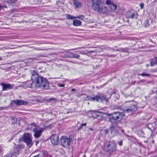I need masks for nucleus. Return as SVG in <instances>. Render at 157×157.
Returning a JSON list of instances; mask_svg holds the SVG:
<instances>
[{
    "label": "nucleus",
    "mask_w": 157,
    "mask_h": 157,
    "mask_svg": "<svg viewBox=\"0 0 157 157\" xmlns=\"http://www.w3.org/2000/svg\"><path fill=\"white\" fill-rule=\"evenodd\" d=\"M116 108L117 109H120L123 111H126L127 113H130L132 111H135L137 109L136 106L134 105H132L129 109L125 108L124 105L116 106Z\"/></svg>",
    "instance_id": "nucleus-7"
},
{
    "label": "nucleus",
    "mask_w": 157,
    "mask_h": 157,
    "mask_svg": "<svg viewBox=\"0 0 157 157\" xmlns=\"http://www.w3.org/2000/svg\"><path fill=\"white\" fill-rule=\"evenodd\" d=\"M156 94H157V90H156Z\"/></svg>",
    "instance_id": "nucleus-51"
},
{
    "label": "nucleus",
    "mask_w": 157,
    "mask_h": 157,
    "mask_svg": "<svg viewBox=\"0 0 157 157\" xmlns=\"http://www.w3.org/2000/svg\"><path fill=\"white\" fill-rule=\"evenodd\" d=\"M71 53L68 55V57L71 58Z\"/></svg>",
    "instance_id": "nucleus-44"
},
{
    "label": "nucleus",
    "mask_w": 157,
    "mask_h": 157,
    "mask_svg": "<svg viewBox=\"0 0 157 157\" xmlns=\"http://www.w3.org/2000/svg\"><path fill=\"white\" fill-rule=\"evenodd\" d=\"M75 49H72V50H75Z\"/></svg>",
    "instance_id": "nucleus-53"
},
{
    "label": "nucleus",
    "mask_w": 157,
    "mask_h": 157,
    "mask_svg": "<svg viewBox=\"0 0 157 157\" xmlns=\"http://www.w3.org/2000/svg\"><path fill=\"white\" fill-rule=\"evenodd\" d=\"M91 2L92 7L95 11L105 14L108 13L107 7L103 6L104 3L101 0H91Z\"/></svg>",
    "instance_id": "nucleus-2"
},
{
    "label": "nucleus",
    "mask_w": 157,
    "mask_h": 157,
    "mask_svg": "<svg viewBox=\"0 0 157 157\" xmlns=\"http://www.w3.org/2000/svg\"><path fill=\"white\" fill-rule=\"evenodd\" d=\"M90 129L91 130H92V129H91V128H90Z\"/></svg>",
    "instance_id": "nucleus-50"
},
{
    "label": "nucleus",
    "mask_w": 157,
    "mask_h": 157,
    "mask_svg": "<svg viewBox=\"0 0 157 157\" xmlns=\"http://www.w3.org/2000/svg\"><path fill=\"white\" fill-rule=\"evenodd\" d=\"M39 128V127L37 126L34 123H33L29 125L27 129L30 130H32L33 132L36 129Z\"/></svg>",
    "instance_id": "nucleus-15"
},
{
    "label": "nucleus",
    "mask_w": 157,
    "mask_h": 157,
    "mask_svg": "<svg viewBox=\"0 0 157 157\" xmlns=\"http://www.w3.org/2000/svg\"><path fill=\"white\" fill-rule=\"evenodd\" d=\"M73 4L76 7H80L82 6V3L77 0H73Z\"/></svg>",
    "instance_id": "nucleus-16"
},
{
    "label": "nucleus",
    "mask_w": 157,
    "mask_h": 157,
    "mask_svg": "<svg viewBox=\"0 0 157 157\" xmlns=\"http://www.w3.org/2000/svg\"><path fill=\"white\" fill-rule=\"evenodd\" d=\"M105 3L107 5H109V6L113 3L110 0H106Z\"/></svg>",
    "instance_id": "nucleus-28"
},
{
    "label": "nucleus",
    "mask_w": 157,
    "mask_h": 157,
    "mask_svg": "<svg viewBox=\"0 0 157 157\" xmlns=\"http://www.w3.org/2000/svg\"><path fill=\"white\" fill-rule=\"evenodd\" d=\"M51 140L54 145H56L59 142L58 136L57 135L53 134L51 137Z\"/></svg>",
    "instance_id": "nucleus-11"
},
{
    "label": "nucleus",
    "mask_w": 157,
    "mask_h": 157,
    "mask_svg": "<svg viewBox=\"0 0 157 157\" xmlns=\"http://www.w3.org/2000/svg\"><path fill=\"white\" fill-rule=\"evenodd\" d=\"M80 53L81 54H86V53L84 52V51H81L80 52Z\"/></svg>",
    "instance_id": "nucleus-39"
},
{
    "label": "nucleus",
    "mask_w": 157,
    "mask_h": 157,
    "mask_svg": "<svg viewBox=\"0 0 157 157\" xmlns=\"http://www.w3.org/2000/svg\"><path fill=\"white\" fill-rule=\"evenodd\" d=\"M23 139L28 146L30 147L32 145L31 135L28 133L24 134L23 137Z\"/></svg>",
    "instance_id": "nucleus-6"
},
{
    "label": "nucleus",
    "mask_w": 157,
    "mask_h": 157,
    "mask_svg": "<svg viewBox=\"0 0 157 157\" xmlns=\"http://www.w3.org/2000/svg\"><path fill=\"white\" fill-rule=\"evenodd\" d=\"M157 64V57H155L154 59H153L151 63V65L152 66L155 65V64Z\"/></svg>",
    "instance_id": "nucleus-19"
},
{
    "label": "nucleus",
    "mask_w": 157,
    "mask_h": 157,
    "mask_svg": "<svg viewBox=\"0 0 157 157\" xmlns=\"http://www.w3.org/2000/svg\"><path fill=\"white\" fill-rule=\"evenodd\" d=\"M6 2L8 3H12L14 2V0H7Z\"/></svg>",
    "instance_id": "nucleus-30"
},
{
    "label": "nucleus",
    "mask_w": 157,
    "mask_h": 157,
    "mask_svg": "<svg viewBox=\"0 0 157 157\" xmlns=\"http://www.w3.org/2000/svg\"><path fill=\"white\" fill-rule=\"evenodd\" d=\"M31 79L32 82H27V87L33 88L40 87L43 89H48L49 88V83L45 78L40 76L35 71H31Z\"/></svg>",
    "instance_id": "nucleus-1"
},
{
    "label": "nucleus",
    "mask_w": 157,
    "mask_h": 157,
    "mask_svg": "<svg viewBox=\"0 0 157 157\" xmlns=\"http://www.w3.org/2000/svg\"><path fill=\"white\" fill-rule=\"evenodd\" d=\"M121 51L124 52H128V49L127 48H121Z\"/></svg>",
    "instance_id": "nucleus-26"
},
{
    "label": "nucleus",
    "mask_w": 157,
    "mask_h": 157,
    "mask_svg": "<svg viewBox=\"0 0 157 157\" xmlns=\"http://www.w3.org/2000/svg\"><path fill=\"white\" fill-rule=\"evenodd\" d=\"M88 100L90 101H97L102 102L103 101H105L107 102L108 99L106 98V96L103 94H100L94 97H88Z\"/></svg>",
    "instance_id": "nucleus-4"
},
{
    "label": "nucleus",
    "mask_w": 157,
    "mask_h": 157,
    "mask_svg": "<svg viewBox=\"0 0 157 157\" xmlns=\"http://www.w3.org/2000/svg\"><path fill=\"white\" fill-rule=\"evenodd\" d=\"M1 85L2 86V90H7L12 89L14 86V85H11L10 84H5L2 83Z\"/></svg>",
    "instance_id": "nucleus-13"
},
{
    "label": "nucleus",
    "mask_w": 157,
    "mask_h": 157,
    "mask_svg": "<svg viewBox=\"0 0 157 157\" xmlns=\"http://www.w3.org/2000/svg\"><path fill=\"white\" fill-rule=\"evenodd\" d=\"M110 129L111 130V132H113L114 131V128L113 126H112L110 127Z\"/></svg>",
    "instance_id": "nucleus-33"
},
{
    "label": "nucleus",
    "mask_w": 157,
    "mask_h": 157,
    "mask_svg": "<svg viewBox=\"0 0 157 157\" xmlns=\"http://www.w3.org/2000/svg\"><path fill=\"white\" fill-rule=\"evenodd\" d=\"M144 6V4L143 3H141L140 4V6L141 9L143 8Z\"/></svg>",
    "instance_id": "nucleus-36"
},
{
    "label": "nucleus",
    "mask_w": 157,
    "mask_h": 157,
    "mask_svg": "<svg viewBox=\"0 0 157 157\" xmlns=\"http://www.w3.org/2000/svg\"><path fill=\"white\" fill-rule=\"evenodd\" d=\"M56 101V99H55L54 98H52L50 99L49 100H47L48 101Z\"/></svg>",
    "instance_id": "nucleus-31"
},
{
    "label": "nucleus",
    "mask_w": 157,
    "mask_h": 157,
    "mask_svg": "<svg viewBox=\"0 0 157 157\" xmlns=\"http://www.w3.org/2000/svg\"><path fill=\"white\" fill-rule=\"evenodd\" d=\"M24 148V146L22 145H20L18 144L16 146V151L14 152H13V153H15H15L18 154L19 151L21 149H22ZM13 153V152H12Z\"/></svg>",
    "instance_id": "nucleus-17"
},
{
    "label": "nucleus",
    "mask_w": 157,
    "mask_h": 157,
    "mask_svg": "<svg viewBox=\"0 0 157 157\" xmlns=\"http://www.w3.org/2000/svg\"><path fill=\"white\" fill-rule=\"evenodd\" d=\"M118 143L120 146H122L123 144V141L122 140H121L120 141L118 142Z\"/></svg>",
    "instance_id": "nucleus-35"
},
{
    "label": "nucleus",
    "mask_w": 157,
    "mask_h": 157,
    "mask_svg": "<svg viewBox=\"0 0 157 157\" xmlns=\"http://www.w3.org/2000/svg\"><path fill=\"white\" fill-rule=\"evenodd\" d=\"M104 133L105 134H107L108 132V129H105L104 130Z\"/></svg>",
    "instance_id": "nucleus-38"
},
{
    "label": "nucleus",
    "mask_w": 157,
    "mask_h": 157,
    "mask_svg": "<svg viewBox=\"0 0 157 157\" xmlns=\"http://www.w3.org/2000/svg\"><path fill=\"white\" fill-rule=\"evenodd\" d=\"M94 52L93 51H90L88 52V53H93Z\"/></svg>",
    "instance_id": "nucleus-41"
},
{
    "label": "nucleus",
    "mask_w": 157,
    "mask_h": 157,
    "mask_svg": "<svg viewBox=\"0 0 157 157\" xmlns=\"http://www.w3.org/2000/svg\"><path fill=\"white\" fill-rule=\"evenodd\" d=\"M15 154V153L11 152L9 154L6 155L3 157H12Z\"/></svg>",
    "instance_id": "nucleus-27"
},
{
    "label": "nucleus",
    "mask_w": 157,
    "mask_h": 157,
    "mask_svg": "<svg viewBox=\"0 0 157 157\" xmlns=\"http://www.w3.org/2000/svg\"><path fill=\"white\" fill-rule=\"evenodd\" d=\"M38 128L36 129L35 130L33 131L34 133V136L36 138H38L40 137L42 133V132L44 130L43 128H40L39 129H38Z\"/></svg>",
    "instance_id": "nucleus-12"
},
{
    "label": "nucleus",
    "mask_w": 157,
    "mask_h": 157,
    "mask_svg": "<svg viewBox=\"0 0 157 157\" xmlns=\"http://www.w3.org/2000/svg\"><path fill=\"white\" fill-rule=\"evenodd\" d=\"M40 50H43V49H39Z\"/></svg>",
    "instance_id": "nucleus-52"
},
{
    "label": "nucleus",
    "mask_w": 157,
    "mask_h": 157,
    "mask_svg": "<svg viewBox=\"0 0 157 157\" xmlns=\"http://www.w3.org/2000/svg\"><path fill=\"white\" fill-rule=\"evenodd\" d=\"M71 90L72 91H75V89H71Z\"/></svg>",
    "instance_id": "nucleus-43"
},
{
    "label": "nucleus",
    "mask_w": 157,
    "mask_h": 157,
    "mask_svg": "<svg viewBox=\"0 0 157 157\" xmlns=\"http://www.w3.org/2000/svg\"><path fill=\"white\" fill-rule=\"evenodd\" d=\"M140 82H144V80H141V81H140Z\"/></svg>",
    "instance_id": "nucleus-46"
},
{
    "label": "nucleus",
    "mask_w": 157,
    "mask_h": 157,
    "mask_svg": "<svg viewBox=\"0 0 157 157\" xmlns=\"http://www.w3.org/2000/svg\"><path fill=\"white\" fill-rule=\"evenodd\" d=\"M86 125V123H85L84 124H82L78 128V129H80L82 128L83 126H85Z\"/></svg>",
    "instance_id": "nucleus-29"
},
{
    "label": "nucleus",
    "mask_w": 157,
    "mask_h": 157,
    "mask_svg": "<svg viewBox=\"0 0 157 157\" xmlns=\"http://www.w3.org/2000/svg\"><path fill=\"white\" fill-rule=\"evenodd\" d=\"M57 85L59 87H64V84H60L59 83H58L57 84Z\"/></svg>",
    "instance_id": "nucleus-32"
},
{
    "label": "nucleus",
    "mask_w": 157,
    "mask_h": 157,
    "mask_svg": "<svg viewBox=\"0 0 157 157\" xmlns=\"http://www.w3.org/2000/svg\"><path fill=\"white\" fill-rule=\"evenodd\" d=\"M149 21L146 19L144 21V26L145 27H147L149 26Z\"/></svg>",
    "instance_id": "nucleus-23"
},
{
    "label": "nucleus",
    "mask_w": 157,
    "mask_h": 157,
    "mask_svg": "<svg viewBox=\"0 0 157 157\" xmlns=\"http://www.w3.org/2000/svg\"><path fill=\"white\" fill-rule=\"evenodd\" d=\"M126 17L128 18H136L137 17V13L136 12L132 10L127 12Z\"/></svg>",
    "instance_id": "nucleus-9"
},
{
    "label": "nucleus",
    "mask_w": 157,
    "mask_h": 157,
    "mask_svg": "<svg viewBox=\"0 0 157 157\" xmlns=\"http://www.w3.org/2000/svg\"><path fill=\"white\" fill-rule=\"evenodd\" d=\"M61 144L63 147H69L71 142L69 138H67L65 136H62L60 139Z\"/></svg>",
    "instance_id": "nucleus-8"
},
{
    "label": "nucleus",
    "mask_w": 157,
    "mask_h": 157,
    "mask_svg": "<svg viewBox=\"0 0 157 157\" xmlns=\"http://www.w3.org/2000/svg\"><path fill=\"white\" fill-rule=\"evenodd\" d=\"M79 96H80V95H78V97H79Z\"/></svg>",
    "instance_id": "nucleus-49"
},
{
    "label": "nucleus",
    "mask_w": 157,
    "mask_h": 157,
    "mask_svg": "<svg viewBox=\"0 0 157 157\" xmlns=\"http://www.w3.org/2000/svg\"><path fill=\"white\" fill-rule=\"evenodd\" d=\"M109 6V9H107L108 13H105V14H106L107 15H110V13L114 12L117 8V5L113 3L111 4V5Z\"/></svg>",
    "instance_id": "nucleus-14"
},
{
    "label": "nucleus",
    "mask_w": 157,
    "mask_h": 157,
    "mask_svg": "<svg viewBox=\"0 0 157 157\" xmlns=\"http://www.w3.org/2000/svg\"><path fill=\"white\" fill-rule=\"evenodd\" d=\"M81 21L77 20H74L73 21V25L75 26H79L81 25Z\"/></svg>",
    "instance_id": "nucleus-18"
},
{
    "label": "nucleus",
    "mask_w": 157,
    "mask_h": 157,
    "mask_svg": "<svg viewBox=\"0 0 157 157\" xmlns=\"http://www.w3.org/2000/svg\"><path fill=\"white\" fill-rule=\"evenodd\" d=\"M81 48H77L76 49H80Z\"/></svg>",
    "instance_id": "nucleus-47"
},
{
    "label": "nucleus",
    "mask_w": 157,
    "mask_h": 157,
    "mask_svg": "<svg viewBox=\"0 0 157 157\" xmlns=\"http://www.w3.org/2000/svg\"><path fill=\"white\" fill-rule=\"evenodd\" d=\"M116 51H120V50L119 49H117L116 50Z\"/></svg>",
    "instance_id": "nucleus-48"
},
{
    "label": "nucleus",
    "mask_w": 157,
    "mask_h": 157,
    "mask_svg": "<svg viewBox=\"0 0 157 157\" xmlns=\"http://www.w3.org/2000/svg\"><path fill=\"white\" fill-rule=\"evenodd\" d=\"M36 101L38 102H42V101H40L39 99H37Z\"/></svg>",
    "instance_id": "nucleus-45"
},
{
    "label": "nucleus",
    "mask_w": 157,
    "mask_h": 157,
    "mask_svg": "<svg viewBox=\"0 0 157 157\" xmlns=\"http://www.w3.org/2000/svg\"><path fill=\"white\" fill-rule=\"evenodd\" d=\"M39 156H40V155H35V156H34L33 157H40Z\"/></svg>",
    "instance_id": "nucleus-42"
},
{
    "label": "nucleus",
    "mask_w": 157,
    "mask_h": 157,
    "mask_svg": "<svg viewBox=\"0 0 157 157\" xmlns=\"http://www.w3.org/2000/svg\"><path fill=\"white\" fill-rule=\"evenodd\" d=\"M3 7H5V8H7V6H0V10H1V9L2 8H3Z\"/></svg>",
    "instance_id": "nucleus-40"
},
{
    "label": "nucleus",
    "mask_w": 157,
    "mask_h": 157,
    "mask_svg": "<svg viewBox=\"0 0 157 157\" xmlns=\"http://www.w3.org/2000/svg\"><path fill=\"white\" fill-rule=\"evenodd\" d=\"M101 114V113L97 112L95 113V114L97 117L100 116V115Z\"/></svg>",
    "instance_id": "nucleus-34"
},
{
    "label": "nucleus",
    "mask_w": 157,
    "mask_h": 157,
    "mask_svg": "<svg viewBox=\"0 0 157 157\" xmlns=\"http://www.w3.org/2000/svg\"><path fill=\"white\" fill-rule=\"evenodd\" d=\"M76 18H79L81 20H83L84 18V16L83 15H79V16H77L75 17Z\"/></svg>",
    "instance_id": "nucleus-25"
},
{
    "label": "nucleus",
    "mask_w": 157,
    "mask_h": 157,
    "mask_svg": "<svg viewBox=\"0 0 157 157\" xmlns=\"http://www.w3.org/2000/svg\"><path fill=\"white\" fill-rule=\"evenodd\" d=\"M116 146L114 141L108 142V144L106 146V149L107 151L111 153L116 150Z\"/></svg>",
    "instance_id": "nucleus-5"
},
{
    "label": "nucleus",
    "mask_w": 157,
    "mask_h": 157,
    "mask_svg": "<svg viewBox=\"0 0 157 157\" xmlns=\"http://www.w3.org/2000/svg\"><path fill=\"white\" fill-rule=\"evenodd\" d=\"M6 107H0V111L5 109Z\"/></svg>",
    "instance_id": "nucleus-37"
},
{
    "label": "nucleus",
    "mask_w": 157,
    "mask_h": 157,
    "mask_svg": "<svg viewBox=\"0 0 157 157\" xmlns=\"http://www.w3.org/2000/svg\"><path fill=\"white\" fill-rule=\"evenodd\" d=\"M109 119L110 121L112 122L113 120L115 121H119L122 119L124 116V114L123 113L117 112L109 114Z\"/></svg>",
    "instance_id": "nucleus-3"
},
{
    "label": "nucleus",
    "mask_w": 157,
    "mask_h": 157,
    "mask_svg": "<svg viewBox=\"0 0 157 157\" xmlns=\"http://www.w3.org/2000/svg\"><path fill=\"white\" fill-rule=\"evenodd\" d=\"M71 58H78L79 57V56L78 55L75 54L73 53H71Z\"/></svg>",
    "instance_id": "nucleus-21"
},
{
    "label": "nucleus",
    "mask_w": 157,
    "mask_h": 157,
    "mask_svg": "<svg viewBox=\"0 0 157 157\" xmlns=\"http://www.w3.org/2000/svg\"><path fill=\"white\" fill-rule=\"evenodd\" d=\"M66 18L68 19L73 20L75 19V17L69 14H66L65 15Z\"/></svg>",
    "instance_id": "nucleus-20"
},
{
    "label": "nucleus",
    "mask_w": 157,
    "mask_h": 157,
    "mask_svg": "<svg viewBox=\"0 0 157 157\" xmlns=\"http://www.w3.org/2000/svg\"><path fill=\"white\" fill-rule=\"evenodd\" d=\"M12 102L15 104L17 106L21 105H26L28 104V102L25 101L20 100H13Z\"/></svg>",
    "instance_id": "nucleus-10"
},
{
    "label": "nucleus",
    "mask_w": 157,
    "mask_h": 157,
    "mask_svg": "<svg viewBox=\"0 0 157 157\" xmlns=\"http://www.w3.org/2000/svg\"><path fill=\"white\" fill-rule=\"evenodd\" d=\"M140 75L143 77L146 76L148 77H150L151 75L150 74L146 73L145 72H143L142 74H140Z\"/></svg>",
    "instance_id": "nucleus-22"
},
{
    "label": "nucleus",
    "mask_w": 157,
    "mask_h": 157,
    "mask_svg": "<svg viewBox=\"0 0 157 157\" xmlns=\"http://www.w3.org/2000/svg\"><path fill=\"white\" fill-rule=\"evenodd\" d=\"M11 119H12V123L13 124H15L17 123V120L16 118L14 117H11Z\"/></svg>",
    "instance_id": "nucleus-24"
}]
</instances>
